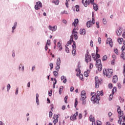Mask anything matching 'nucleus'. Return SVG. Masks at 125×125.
<instances>
[{"label": "nucleus", "mask_w": 125, "mask_h": 125, "mask_svg": "<svg viewBox=\"0 0 125 125\" xmlns=\"http://www.w3.org/2000/svg\"><path fill=\"white\" fill-rule=\"evenodd\" d=\"M42 7V3L40 1H39L36 2V5H35L34 8L36 10H39V9Z\"/></svg>", "instance_id": "nucleus-7"}, {"label": "nucleus", "mask_w": 125, "mask_h": 125, "mask_svg": "<svg viewBox=\"0 0 125 125\" xmlns=\"http://www.w3.org/2000/svg\"><path fill=\"white\" fill-rule=\"evenodd\" d=\"M74 36L73 35H71L70 39V42H74Z\"/></svg>", "instance_id": "nucleus-45"}, {"label": "nucleus", "mask_w": 125, "mask_h": 125, "mask_svg": "<svg viewBox=\"0 0 125 125\" xmlns=\"http://www.w3.org/2000/svg\"><path fill=\"white\" fill-rule=\"evenodd\" d=\"M19 70L21 71L22 73H24V71H25V67L22 63H20L19 65Z\"/></svg>", "instance_id": "nucleus-12"}, {"label": "nucleus", "mask_w": 125, "mask_h": 125, "mask_svg": "<svg viewBox=\"0 0 125 125\" xmlns=\"http://www.w3.org/2000/svg\"><path fill=\"white\" fill-rule=\"evenodd\" d=\"M53 74L55 78H57V77H58V71H54L53 72Z\"/></svg>", "instance_id": "nucleus-29"}, {"label": "nucleus", "mask_w": 125, "mask_h": 125, "mask_svg": "<svg viewBox=\"0 0 125 125\" xmlns=\"http://www.w3.org/2000/svg\"><path fill=\"white\" fill-rule=\"evenodd\" d=\"M103 95L104 93L102 91H97V95L96 93L94 92L91 93V96L92 97L91 98V101L94 104H95V103H99V100H100V97H99V96H103Z\"/></svg>", "instance_id": "nucleus-1"}, {"label": "nucleus", "mask_w": 125, "mask_h": 125, "mask_svg": "<svg viewBox=\"0 0 125 125\" xmlns=\"http://www.w3.org/2000/svg\"><path fill=\"white\" fill-rule=\"evenodd\" d=\"M12 56L13 58H14V57H15V51L14 50H13L12 51Z\"/></svg>", "instance_id": "nucleus-39"}, {"label": "nucleus", "mask_w": 125, "mask_h": 125, "mask_svg": "<svg viewBox=\"0 0 125 125\" xmlns=\"http://www.w3.org/2000/svg\"><path fill=\"white\" fill-rule=\"evenodd\" d=\"M106 43L107 44H109L111 47H113V41L111 38H107L106 40Z\"/></svg>", "instance_id": "nucleus-11"}, {"label": "nucleus", "mask_w": 125, "mask_h": 125, "mask_svg": "<svg viewBox=\"0 0 125 125\" xmlns=\"http://www.w3.org/2000/svg\"><path fill=\"white\" fill-rule=\"evenodd\" d=\"M59 118V117L58 116V115H54V117H53L54 120H57L58 121V118Z\"/></svg>", "instance_id": "nucleus-44"}, {"label": "nucleus", "mask_w": 125, "mask_h": 125, "mask_svg": "<svg viewBox=\"0 0 125 125\" xmlns=\"http://www.w3.org/2000/svg\"><path fill=\"white\" fill-rule=\"evenodd\" d=\"M121 58H123V59L124 60H125V52H124V51L122 52V54L121 55Z\"/></svg>", "instance_id": "nucleus-27"}, {"label": "nucleus", "mask_w": 125, "mask_h": 125, "mask_svg": "<svg viewBox=\"0 0 125 125\" xmlns=\"http://www.w3.org/2000/svg\"><path fill=\"white\" fill-rule=\"evenodd\" d=\"M113 97H114V96H113V94H110L109 97V101H111V100H112V99H113Z\"/></svg>", "instance_id": "nucleus-38"}, {"label": "nucleus", "mask_w": 125, "mask_h": 125, "mask_svg": "<svg viewBox=\"0 0 125 125\" xmlns=\"http://www.w3.org/2000/svg\"><path fill=\"white\" fill-rule=\"evenodd\" d=\"M49 29L52 32H55L56 30H57V26L55 25L54 26H52L51 25H49L48 26Z\"/></svg>", "instance_id": "nucleus-14"}, {"label": "nucleus", "mask_w": 125, "mask_h": 125, "mask_svg": "<svg viewBox=\"0 0 125 125\" xmlns=\"http://www.w3.org/2000/svg\"><path fill=\"white\" fill-rule=\"evenodd\" d=\"M54 82L53 83V84H56L57 83V80H56V78H54Z\"/></svg>", "instance_id": "nucleus-62"}, {"label": "nucleus", "mask_w": 125, "mask_h": 125, "mask_svg": "<svg viewBox=\"0 0 125 125\" xmlns=\"http://www.w3.org/2000/svg\"><path fill=\"white\" fill-rule=\"evenodd\" d=\"M78 24H79V20L78 19H76L74 20V22L72 23V26L77 27V25H78Z\"/></svg>", "instance_id": "nucleus-17"}, {"label": "nucleus", "mask_w": 125, "mask_h": 125, "mask_svg": "<svg viewBox=\"0 0 125 125\" xmlns=\"http://www.w3.org/2000/svg\"><path fill=\"white\" fill-rule=\"evenodd\" d=\"M72 48H73V49H76V42H73V44L72 45Z\"/></svg>", "instance_id": "nucleus-46"}, {"label": "nucleus", "mask_w": 125, "mask_h": 125, "mask_svg": "<svg viewBox=\"0 0 125 125\" xmlns=\"http://www.w3.org/2000/svg\"><path fill=\"white\" fill-rule=\"evenodd\" d=\"M96 66L97 68H98V71L99 72H101V71H102V64H101V60L99 59L97 60L96 62Z\"/></svg>", "instance_id": "nucleus-5"}, {"label": "nucleus", "mask_w": 125, "mask_h": 125, "mask_svg": "<svg viewBox=\"0 0 125 125\" xmlns=\"http://www.w3.org/2000/svg\"><path fill=\"white\" fill-rule=\"evenodd\" d=\"M49 118H52V111H49Z\"/></svg>", "instance_id": "nucleus-53"}, {"label": "nucleus", "mask_w": 125, "mask_h": 125, "mask_svg": "<svg viewBox=\"0 0 125 125\" xmlns=\"http://www.w3.org/2000/svg\"><path fill=\"white\" fill-rule=\"evenodd\" d=\"M92 25L93 24H95V21L94 20V18H93V16L92 17V21H91Z\"/></svg>", "instance_id": "nucleus-59"}, {"label": "nucleus", "mask_w": 125, "mask_h": 125, "mask_svg": "<svg viewBox=\"0 0 125 125\" xmlns=\"http://www.w3.org/2000/svg\"><path fill=\"white\" fill-rule=\"evenodd\" d=\"M48 95H49V96H52V89H51L50 91H48Z\"/></svg>", "instance_id": "nucleus-50"}, {"label": "nucleus", "mask_w": 125, "mask_h": 125, "mask_svg": "<svg viewBox=\"0 0 125 125\" xmlns=\"http://www.w3.org/2000/svg\"><path fill=\"white\" fill-rule=\"evenodd\" d=\"M90 70H88L84 72V76L87 77H88V74H89Z\"/></svg>", "instance_id": "nucleus-28"}, {"label": "nucleus", "mask_w": 125, "mask_h": 125, "mask_svg": "<svg viewBox=\"0 0 125 125\" xmlns=\"http://www.w3.org/2000/svg\"><path fill=\"white\" fill-rule=\"evenodd\" d=\"M96 58H99L100 57V55L98 54V47H96Z\"/></svg>", "instance_id": "nucleus-25"}, {"label": "nucleus", "mask_w": 125, "mask_h": 125, "mask_svg": "<svg viewBox=\"0 0 125 125\" xmlns=\"http://www.w3.org/2000/svg\"><path fill=\"white\" fill-rule=\"evenodd\" d=\"M97 125H102V123H101V121H97Z\"/></svg>", "instance_id": "nucleus-54"}, {"label": "nucleus", "mask_w": 125, "mask_h": 125, "mask_svg": "<svg viewBox=\"0 0 125 125\" xmlns=\"http://www.w3.org/2000/svg\"><path fill=\"white\" fill-rule=\"evenodd\" d=\"M19 91V88L18 87H17L16 88V91H15V95H17L18 94V92Z\"/></svg>", "instance_id": "nucleus-42"}, {"label": "nucleus", "mask_w": 125, "mask_h": 125, "mask_svg": "<svg viewBox=\"0 0 125 125\" xmlns=\"http://www.w3.org/2000/svg\"><path fill=\"white\" fill-rule=\"evenodd\" d=\"M69 0H66V2H65V5L66 6V7H68V5H69V3H68V2L69 1Z\"/></svg>", "instance_id": "nucleus-58"}, {"label": "nucleus", "mask_w": 125, "mask_h": 125, "mask_svg": "<svg viewBox=\"0 0 125 125\" xmlns=\"http://www.w3.org/2000/svg\"><path fill=\"white\" fill-rule=\"evenodd\" d=\"M61 64V60L60 59V58H58L57 59L56 65H59L60 66Z\"/></svg>", "instance_id": "nucleus-24"}, {"label": "nucleus", "mask_w": 125, "mask_h": 125, "mask_svg": "<svg viewBox=\"0 0 125 125\" xmlns=\"http://www.w3.org/2000/svg\"><path fill=\"white\" fill-rule=\"evenodd\" d=\"M93 9L95 10V11H97L98 10V5L96 3L93 4Z\"/></svg>", "instance_id": "nucleus-21"}, {"label": "nucleus", "mask_w": 125, "mask_h": 125, "mask_svg": "<svg viewBox=\"0 0 125 125\" xmlns=\"http://www.w3.org/2000/svg\"><path fill=\"white\" fill-rule=\"evenodd\" d=\"M55 70H56V71L57 72L59 71V70L60 69V65H57L56 66L55 68Z\"/></svg>", "instance_id": "nucleus-33"}, {"label": "nucleus", "mask_w": 125, "mask_h": 125, "mask_svg": "<svg viewBox=\"0 0 125 125\" xmlns=\"http://www.w3.org/2000/svg\"><path fill=\"white\" fill-rule=\"evenodd\" d=\"M121 107H119L117 109V112L119 115V121L118 124L120 125H125V116L124 115V112L121 110Z\"/></svg>", "instance_id": "nucleus-2"}, {"label": "nucleus", "mask_w": 125, "mask_h": 125, "mask_svg": "<svg viewBox=\"0 0 125 125\" xmlns=\"http://www.w3.org/2000/svg\"><path fill=\"white\" fill-rule=\"evenodd\" d=\"M117 42H119V44H122L124 42V39L123 38L119 39H118Z\"/></svg>", "instance_id": "nucleus-26"}, {"label": "nucleus", "mask_w": 125, "mask_h": 125, "mask_svg": "<svg viewBox=\"0 0 125 125\" xmlns=\"http://www.w3.org/2000/svg\"><path fill=\"white\" fill-rule=\"evenodd\" d=\"M104 74L105 75L107 78H111L113 76V69H104Z\"/></svg>", "instance_id": "nucleus-3"}, {"label": "nucleus", "mask_w": 125, "mask_h": 125, "mask_svg": "<svg viewBox=\"0 0 125 125\" xmlns=\"http://www.w3.org/2000/svg\"><path fill=\"white\" fill-rule=\"evenodd\" d=\"M124 76H125V65H124Z\"/></svg>", "instance_id": "nucleus-64"}, {"label": "nucleus", "mask_w": 125, "mask_h": 125, "mask_svg": "<svg viewBox=\"0 0 125 125\" xmlns=\"http://www.w3.org/2000/svg\"><path fill=\"white\" fill-rule=\"evenodd\" d=\"M80 35H83V36H85V29H81L80 30Z\"/></svg>", "instance_id": "nucleus-20"}, {"label": "nucleus", "mask_w": 125, "mask_h": 125, "mask_svg": "<svg viewBox=\"0 0 125 125\" xmlns=\"http://www.w3.org/2000/svg\"><path fill=\"white\" fill-rule=\"evenodd\" d=\"M123 33V27H120L117 31H116V34L117 36H121L122 35V33Z\"/></svg>", "instance_id": "nucleus-13"}, {"label": "nucleus", "mask_w": 125, "mask_h": 125, "mask_svg": "<svg viewBox=\"0 0 125 125\" xmlns=\"http://www.w3.org/2000/svg\"><path fill=\"white\" fill-rule=\"evenodd\" d=\"M66 77L64 76V75H62V76H61V81H63V80H65V79H66Z\"/></svg>", "instance_id": "nucleus-57"}, {"label": "nucleus", "mask_w": 125, "mask_h": 125, "mask_svg": "<svg viewBox=\"0 0 125 125\" xmlns=\"http://www.w3.org/2000/svg\"><path fill=\"white\" fill-rule=\"evenodd\" d=\"M103 23L104 24V25H106V24H107V21H106V19H103Z\"/></svg>", "instance_id": "nucleus-49"}, {"label": "nucleus", "mask_w": 125, "mask_h": 125, "mask_svg": "<svg viewBox=\"0 0 125 125\" xmlns=\"http://www.w3.org/2000/svg\"><path fill=\"white\" fill-rule=\"evenodd\" d=\"M81 100H85L86 99V94L85 93V91L83 90L81 92Z\"/></svg>", "instance_id": "nucleus-8"}, {"label": "nucleus", "mask_w": 125, "mask_h": 125, "mask_svg": "<svg viewBox=\"0 0 125 125\" xmlns=\"http://www.w3.org/2000/svg\"><path fill=\"white\" fill-rule=\"evenodd\" d=\"M82 3L85 7H87V4H90V3H91V4L93 5L95 4L94 0H88V1L87 0H83Z\"/></svg>", "instance_id": "nucleus-4"}, {"label": "nucleus", "mask_w": 125, "mask_h": 125, "mask_svg": "<svg viewBox=\"0 0 125 125\" xmlns=\"http://www.w3.org/2000/svg\"><path fill=\"white\" fill-rule=\"evenodd\" d=\"M83 75L82 74H80L79 75V79L80 80H81V81H83Z\"/></svg>", "instance_id": "nucleus-37"}, {"label": "nucleus", "mask_w": 125, "mask_h": 125, "mask_svg": "<svg viewBox=\"0 0 125 125\" xmlns=\"http://www.w3.org/2000/svg\"><path fill=\"white\" fill-rule=\"evenodd\" d=\"M112 82L114 83H116L118 82V76L117 75L113 76Z\"/></svg>", "instance_id": "nucleus-18"}, {"label": "nucleus", "mask_w": 125, "mask_h": 125, "mask_svg": "<svg viewBox=\"0 0 125 125\" xmlns=\"http://www.w3.org/2000/svg\"><path fill=\"white\" fill-rule=\"evenodd\" d=\"M114 51L115 54H116V55H119V50H118V49H114Z\"/></svg>", "instance_id": "nucleus-36"}, {"label": "nucleus", "mask_w": 125, "mask_h": 125, "mask_svg": "<svg viewBox=\"0 0 125 125\" xmlns=\"http://www.w3.org/2000/svg\"><path fill=\"white\" fill-rule=\"evenodd\" d=\"M64 87L63 86H61L60 87V89L59 90V94L61 95V94L62 93V91H63V88Z\"/></svg>", "instance_id": "nucleus-23"}, {"label": "nucleus", "mask_w": 125, "mask_h": 125, "mask_svg": "<svg viewBox=\"0 0 125 125\" xmlns=\"http://www.w3.org/2000/svg\"><path fill=\"white\" fill-rule=\"evenodd\" d=\"M16 28H17V22H14V25H13V27H12L11 33L12 34H14V33L15 31V29H16Z\"/></svg>", "instance_id": "nucleus-16"}, {"label": "nucleus", "mask_w": 125, "mask_h": 125, "mask_svg": "<svg viewBox=\"0 0 125 125\" xmlns=\"http://www.w3.org/2000/svg\"><path fill=\"white\" fill-rule=\"evenodd\" d=\"M11 88V86L10 85V84L8 83L7 85V91H8V92L9 91Z\"/></svg>", "instance_id": "nucleus-31"}, {"label": "nucleus", "mask_w": 125, "mask_h": 125, "mask_svg": "<svg viewBox=\"0 0 125 125\" xmlns=\"http://www.w3.org/2000/svg\"><path fill=\"white\" fill-rule=\"evenodd\" d=\"M46 45H50V40H48L47 42L46 43Z\"/></svg>", "instance_id": "nucleus-52"}, {"label": "nucleus", "mask_w": 125, "mask_h": 125, "mask_svg": "<svg viewBox=\"0 0 125 125\" xmlns=\"http://www.w3.org/2000/svg\"><path fill=\"white\" fill-rule=\"evenodd\" d=\"M65 51H66V53H70V49H69V48H68L66 46H65Z\"/></svg>", "instance_id": "nucleus-43"}, {"label": "nucleus", "mask_w": 125, "mask_h": 125, "mask_svg": "<svg viewBox=\"0 0 125 125\" xmlns=\"http://www.w3.org/2000/svg\"><path fill=\"white\" fill-rule=\"evenodd\" d=\"M36 101L37 106L40 105V101L39 100V99H36Z\"/></svg>", "instance_id": "nucleus-47"}, {"label": "nucleus", "mask_w": 125, "mask_h": 125, "mask_svg": "<svg viewBox=\"0 0 125 125\" xmlns=\"http://www.w3.org/2000/svg\"><path fill=\"white\" fill-rule=\"evenodd\" d=\"M76 49H73L72 53L73 56H75L76 55Z\"/></svg>", "instance_id": "nucleus-41"}, {"label": "nucleus", "mask_w": 125, "mask_h": 125, "mask_svg": "<svg viewBox=\"0 0 125 125\" xmlns=\"http://www.w3.org/2000/svg\"><path fill=\"white\" fill-rule=\"evenodd\" d=\"M77 105H78V98L75 99V103L74 104V107L76 108L77 107Z\"/></svg>", "instance_id": "nucleus-40"}, {"label": "nucleus", "mask_w": 125, "mask_h": 125, "mask_svg": "<svg viewBox=\"0 0 125 125\" xmlns=\"http://www.w3.org/2000/svg\"><path fill=\"white\" fill-rule=\"evenodd\" d=\"M117 86L119 89H121V88H122V85H121V83H118Z\"/></svg>", "instance_id": "nucleus-60"}, {"label": "nucleus", "mask_w": 125, "mask_h": 125, "mask_svg": "<svg viewBox=\"0 0 125 125\" xmlns=\"http://www.w3.org/2000/svg\"><path fill=\"white\" fill-rule=\"evenodd\" d=\"M72 42H73L70 41V40H69V41L67 42V43H66L67 46H69V45H70V44H71V43Z\"/></svg>", "instance_id": "nucleus-51"}, {"label": "nucleus", "mask_w": 125, "mask_h": 125, "mask_svg": "<svg viewBox=\"0 0 125 125\" xmlns=\"http://www.w3.org/2000/svg\"><path fill=\"white\" fill-rule=\"evenodd\" d=\"M89 121L90 122H93V121H95L94 120V117H93L92 115L89 116Z\"/></svg>", "instance_id": "nucleus-30"}, {"label": "nucleus", "mask_w": 125, "mask_h": 125, "mask_svg": "<svg viewBox=\"0 0 125 125\" xmlns=\"http://www.w3.org/2000/svg\"><path fill=\"white\" fill-rule=\"evenodd\" d=\"M53 3H55L56 5L59 4V0H56V1H52Z\"/></svg>", "instance_id": "nucleus-34"}, {"label": "nucleus", "mask_w": 125, "mask_h": 125, "mask_svg": "<svg viewBox=\"0 0 125 125\" xmlns=\"http://www.w3.org/2000/svg\"><path fill=\"white\" fill-rule=\"evenodd\" d=\"M91 61V56L89 55L88 54H85V62L86 63H88V62H90Z\"/></svg>", "instance_id": "nucleus-9"}, {"label": "nucleus", "mask_w": 125, "mask_h": 125, "mask_svg": "<svg viewBox=\"0 0 125 125\" xmlns=\"http://www.w3.org/2000/svg\"><path fill=\"white\" fill-rule=\"evenodd\" d=\"M76 72H77V73L76 74L77 77H80V75H81V69L80 68H77L76 69Z\"/></svg>", "instance_id": "nucleus-22"}, {"label": "nucleus", "mask_w": 125, "mask_h": 125, "mask_svg": "<svg viewBox=\"0 0 125 125\" xmlns=\"http://www.w3.org/2000/svg\"><path fill=\"white\" fill-rule=\"evenodd\" d=\"M107 59H108V57H107V56L104 55L103 57L102 61H106V60H107Z\"/></svg>", "instance_id": "nucleus-35"}, {"label": "nucleus", "mask_w": 125, "mask_h": 125, "mask_svg": "<svg viewBox=\"0 0 125 125\" xmlns=\"http://www.w3.org/2000/svg\"><path fill=\"white\" fill-rule=\"evenodd\" d=\"M79 115V112L77 111L76 113H75L73 116H70L71 121H74V120H76L77 116Z\"/></svg>", "instance_id": "nucleus-15"}, {"label": "nucleus", "mask_w": 125, "mask_h": 125, "mask_svg": "<svg viewBox=\"0 0 125 125\" xmlns=\"http://www.w3.org/2000/svg\"><path fill=\"white\" fill-rule=\"evenodd\" d=\"M109 88H112L113 87V84L112 83H109L108 84Z\"/></svg>", "instance_id": "nucleus-61"}, {"label": "nucleus", "mask_w": 125, "mask_h": 125, "mask_svg": "<svg viewBox=\"0 0 125 125\" xmlns=\"http://www.w3.org/2000/svg\"><path fill=\"white\" fill-rule=\"evenodd\" d=\"M72 34L74 36L75 40H78V31H76V28L73 30Z\"/></svg>", "instance_id": "nucleus-10"}, {"label": "nucleus", "mask_w": 125, "mask_h": 125, "mask_svg": "<svg viewBox=\"0 0 125 125\" xmlns=\"http://www.w3.org/2000/svg\"><path fill=\"white\" fill-rule=\"evenodd\" d=\"M79 6L78 5H76L75 6V8H76V11H79L80 10L79 9Z\"/></svg>", "instance_id": "nucleus-56"}, {"label": "nucleus", "mask_w": 125, "mask_h": 125, "mask_svg": "<svg viewBox=\"0 0 125 125\" xmlns=\"http://www.w3.org/2000/svg\"><path fill=\"white\" fill-rule=\"evenodd\" d=\"M91 26H92V21H87L86 23V26L87 28H90Z\"/></svg>", "instance_id": "nucleus-19"}, {"label": "nucleus", "mask_w": 125, "mask_h": 125, "mask_svg": "<svg viewBox=\"0 0 125 125\" xmlns=\"http://www.w3.org/2000/svg\"><path fill=\"white\" fill-rule=\"evenodd\" d=\"M96 26H97V28L98 29H99V28H100V26H99V22L96 21Z\"/></svg>", "instance_id": "nucleus-55"}, {"label": "nucleus", "mask_w": 125, "mask_h": 125, "mask_svg": "<svg viewBox=\"0 0 125 125\" xmlns=\"http://www.w3.org/2000/svg\"><path fill=\"white\" fill-rule=\"evenodd\" d=\"M116 91H117V87H114L112 90V94H115V92H116Z\"/></svg>", "instance_id": "nucleus-32"}, {"label": "nucleus", "mask_w": 125, "mask_h": 125, "mask_svg": "<svg viewBox=\"0 0 125 125\" xmlns=\"http://www.w3.org/2000/svg\"><path fill=\"white\" fill-rule=\"evenodd\" d=\"M49 66L50 67V70H52V69H53V63H49Z\"/></svg>", "instance_id": "nucleus-48"}, {"label": "nucleus", "mask_w": 125, "mask_h": 125, "mask_svg": "<svg viewBox=\"0 0 125 125\" xmlns=\"http://www.w3.org/2000/svg\"><path fill=\"white\" fill-rule=\"evenodd\" d=\"M90 45H91V47H93V41H90Z\"/></svg>", "instance_id": "nucleus-63"}, {"label": "nucleus", "mask_w": 125, "mask_h": 125, "mask_svg": "<svg viewBox=\"0 0 125 125\" xmlns=\"http://www.w3.org/2000/svg\"><path fill=\"white\" fill-rule=\"evenodd\" d=\"M95 87L96 88H98L99 87V85L102 83V80L99 79L98 77L96 76L95 77Z\"/></svg>", "instance_id": "nucleus-6"}]
</instances>
